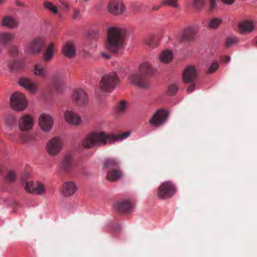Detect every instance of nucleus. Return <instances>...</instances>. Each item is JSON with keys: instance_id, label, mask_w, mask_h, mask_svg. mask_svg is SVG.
Masks as SVG:
<instances>
[{"instance_id": "nucleus-5", "label": "nucleus", "mask_w": 257, "mask_h": 257, "mask_svg": "<svg viewBox=\"0 0 257 257\" xmlns=\"http://www.w3.org/2000/svg\"><path fill=\"white\" fill-rule=\"evenodd\" d=\"M176 187L171 181L162 183L157 190V196L162 199H167L172 197L176 193Z\"/></svg>"}, {"instance_id": "nucleus-3", "label": "nucleus", "mask_w": 257, "mask_h": 257, "mask_svg": "<svg viewBox=\"0 0 257 257\" xmlns=\"http://www.w3.org/2000/svg\"><path fill=\"white\" fill-rule=\"evenodd\" d=\"M153 73V70L148 62L142 63L140 67L139 72L131 74L129 81L140 87L146 88L149 86L148 78Z\"/></svg>"}, {"instance_id": "nucleus-35", "label": "nucleus", "mask_w": 257, "mask_h": 257, "mask_svg": "<svg viewBox=\"0 0 257 257\" xmlns=\"http://www.w3.org/2000/svg\"><path fill=\"white\" fill-rule=\"evenodd\" d=\"M118 164V162L115 159H109L105 161L104 166L106 168L110 169L116 167Z\"/></svg>"}, {"instance_id": "nucleus-34", "label": "nucleus", "mask_w": 257, "mask_h": 257, "mask_svg": "<svg viewBox=\"0 0 257 257\" xmlns=\"http://www.w3.org/2000/svg\"><path fill=\"white\" fill-rule=\"evenodd\" d=\"M17 177L16 172L13 170H10L8 172L6 176V180L7 182L12 183H14Z\"/></svg>"}, {"instance_id": "nucleus-55", "label": "nucleus", "mask_w": 257, "mask_h": 257, "mask_svg": "<svg viewBox=\"0 0 257 257\" xmlns=\"http://www.w3.org/2000/svg\"><path fill=\"white\" fill-rule=\"evenodd\" d=\"M102 55L104 58H105L106 59H108L110 58L109 55L106 53H102Z\"/></svg>"}, {"instance_id": "nucleus-29", "label": "nucleus", "mask_w": 257, "mask_h": 257, "mask_svg": "<svg viewBox=\"0 0 257 257\" xmlns=\"http://www.w3.org/2000/svg\"><path fill=\"white\" fill-rule=\"evenodd\" d=\"M145 44L151 48H154L159 45V39L155 36H150L146 38Z\"/></svg>"}, {"instance_id": "nucleus-38", "label": "nucleus", "mask_w": 257, "mask_h": 257, "mask_svg": "<svg viewBox=\"0 0 257 257\" xmlns=\"http://www.w3.org/2000/svg\"><path fill=\"white\" fill-rule=\"evenodd\" d=\"M44 6L45 8L47 9L53 13L57 14L58 13L57 8L55 6L53 5L51 2L45 1L44 3Z\"/></svg>"}, {"instance_id": "nucleus-12", "label": "nucleus", "mask_w": 257, "mask_h": 257, "mask_svg": "<svg viewBox=\"0 0 257 257\" xmlns=\"http://www.w3.org/2000/svg\"><path fill=\"white\" fill-rule=\"evenodd\" d=\"M45 42L42 38H37L32 41L28 46L26 51L29 54H37L40 53L43 48Z\"/></svg>"}, {"instance_id": "nucleus-4", "label": "nucleus", "mask_w": 257, "mask_h": 257, "mask_svg": "<svg viewBox=\"0 0 257 257\" xmlns=\"http://www.w3.org/2000/svg\"><path fill=\"white\" fill-rule=\"evenodd\" d=\"M119 82V78L115 72L104 74L100 82L101 89L106 92L112 91Z\"/></svg>"}, {"instance_id": "nucleus-20", "label": "nucleus", "mask_w": 257, "mask_h": 257, "mask_svg": "<svg viewBox=\"0 0 257 257\" xmlns=\"http://www.w3.org/2000/svg\"><path fill=\"white\" fill-rule=\"evenodd\" d=\"M63 54L67 58H73L76 55V48L71 42H67L63 47Z\"/></svg>"}, {"instance_id": "nucleus-15", "label": "nucleus", "mask_w": 257, "mask_h": 257, "mask_svg": "<svg viewBox=\"0 0 257 257\" xmlns=\"http://www.w3.org/2000/svg\"><path fill=\"white\" fill-rule=\"evenodd\" d=\"M77 190L76 183L73 181H67L64 183L61 192L64 197H69L73 195Z\"/></svg>"}, {"instance_id": "nucleus-41", "label": "nucleus", "mask_w": 257, "mask_h": 257, "mask_svg": "<svg viewBox=\"0 0 257 257\" xmlns=\"http://www.w3.org/2000/svg\"><path fill=\"white\" fill-rule=\"evenodd\" d=\"M178 89V87L175 84H172L169 86L168 89V93L170 95H175Z\"/></svg>"}, {"instance_id": "nucleus-39", "label": "nucleus", "mask_w": 257, "mask_h": 257, "mask_svg": "<svg viewBox=\"0 0 257 257\" xmlns=\"http://www.w3.org/2000/svg\"><path fill=\"white\" fill-rule=\"evenodd\" d=\"M24 186L25 190L31 193H34V189L35 186V183L33 181H26L23 184Z\"/></svg>"}, {"instance_id": "nucleus-21", "label": "nucleus", "mask_w": 257, "mask_h": 257, "mask_svg": "<svg viewBox=\"0 0 257 257\" xmlns=\"http://www.w3.org/2000/svg\"><path fill=\"white\" fill-rule=\"evenodd\" d=\"M52 80L55 89L58 92H61L63 89V79L61 74L57 73L52 76Z\"/></svg>"}, {"instance_id": "nucleus-40", "label": "nucleus", "mask_w": 257, "mask_h": 257, "mask_svg": "<svg viewBox=\"0 0 257 257\" xmlns=\"http://www.w3.org/2000/svg\"><path fill=\"white\" fill-rule=\"evenodd\" d=\"M6 122L9 126H13L16 124V118L13 115H8L5 119Z\"/></svg>"}, {"instance_id": "nucleus-8", "label": "nucleus", "mask_w": 257, "mask_h": 257, "mask_svg": "<svg viewBox=\"0 0 257 257\" xmlns=\"http://www.w3.org/2000/svg\"><path fill=\"white\" fill-rule=\"evenodd\" d=\"M63 142L59 137H55L49 140L46 145V150L51 156L57 155L62 150Z\"/></svg>"}, {"instance_id": "nucleus-19", "label": "nucleus", "mask_w": 257, "mask_h": 257, "mask_svg": "<svg viewBox=\"0 0 257 257\" xmlns=\"http://www.w3.org/2000/svg\"><path fill=\"white\" fill-rule=\"evenodd\" d=\"M19 84L31 93H35L37 90L36 84L28 78H20L19 80Z\"/></svg>"}, {"instance_id": "nucleus-16", "label": "nucleus", "mask_w": 257, "mask_h": 257, "mask_svg": "<svg viewBox=\"0 0 257 257\" xmlns=\"http://www.w3.org/2000/svg\"><path fill=\"white\" fill-rule=\"evenodd\" d=\"M64 118L67 122L73 125H78L81 121L80 116L71 109L66 110Z\"/></svg>"}, {"instance_id": "nucleus-2", "label": "nucleus", "mask_w": 257, "mask_h": 257, "mask_svg": "<svg viewBox=\"0 0 257 257\" xmlns=\"http://www.w3.org/2000/svg\"><path fill=\"white\" fill-rule=\"evenodd\" d=\"M125 36L124 29L113 27L109 28L105 42V48L112 52H117L122 47Z\"/></svg>"}, {"instance_id": "nucleus-30", "label": "nucleus", "mask_w": 257, "mask_h": 257, "mask_svg": "<svg viewBox=\"0 0 257 257\" xmlns=\"http://www.w3.org/2000/svg\"><path fill=\"white\" fill-rule=\"evenodd\" d=\"M54 48L53 44L50 43L49 44L43 56L44 61L49 62L52 59L54 54Z\"/></svg>"}, {"instance_id": "nucleus-31", "label": "nucleus", "mask_w": 257, "mask_h": 257, "mask_svg": "<svg viewBox=\"0 0 257 257\" xmlns=\"http://www.w3.org/2000/svg\"><path fill=\"white\" fill-rule=\"evenodd\" d=\"M8 67L10 71L11 72H14L22 69L23 64L20 61L14 60L11 61L8 63Z\"/></svg>"}, {"instance_id": "nucleus-10", "label": "nucleus", "mask_w": 257, "mask_h": 257, "mask_svg": "<svg viewBox=\"0 0 257 257\" xmlns=\"http://www.w3.org/2000/svg\"><path fill=\"white\" fill-rule=\"evenodd\" d=\"M168 112L164 109L157 111L149 120V123L153 126H159L162 125L167 118Z\"/></svg>"}, {"instance_id": "nucleus-54", "label": "nucleus", "mask_w": 257, "mask_h": 257, "mask_svg": "<svg viewBox=\"0 0 257 257\" xmlns=\"http://www.w3.org/2000/svg\"><path fill=\"white\" fill-rule=\"evenodd\" d=\"M187 91L189 93H191L193 91V84H191L187 88Z\"/></svg>"}, {"instance_id": "nucleus-25", "label": "nucleus", "mask_w": 257, "mask_h": 257, "mask_svg": "<svg viewBox=\"0 0 257 257\" xmlns=\"http://www.w3.org/2000/svg\"><path fill=\"white\" fill-rule=\"evenodd\" d=\"M239 28L241 33L245 32H250L253 30L254 26L252 22L244 21L239 24Z\"/></svg>"}, {"instance_id": "nucleus-48", "label": "nucleus", "mask_w": 257, "mask_h": 257, "mask_svg": "<svg viewBox=\"0 0 257 257\" xmlns=\"http://www.w3.org/2000/svg\"><path fill=\"white\" fill-rule=\"evenodd\" d=\"M62 6V9L65 11H69L70 10V7L69 5L64 1H60Z\"/></svg>"}, {"instance_id": "nucleus-17", "label": "nucleus", "mask_w": 257, "mask_h": 257, "mask_svg": "<svg viewBox=\"0 0 257 257\" xmlns=\"http://www.w3.org/2000/svg\"><path fill=\"white\" fill-rule=\"evenodd\" d=\"M114 207L119 212L128 213L132 211L133 206L129 200H123L117 201L115 203Z\"/></svg>"}, {"instance_id": "nucleus-18", "label": "nucleus", "mask_w": 257, "mask_h": 257, "mask_svg": "<svg viewBox=\"0 0 257 257\" xmlns=\"http://www.w3.org/2000/svg\"><path fill=\"white\" fill-rule=\"evenodd\" d=\"M193 38V28L191 27L185 28L177 39L182 43L189 44Z\"/></svg>"}, {"instance_id": "nucleus-22", "label": "nucleus", "mask_w": 257, "mask_h": 257, "mask_svg": "<svg viewBox=\"0 0 257 257\" xmlns=\"http://www.w3.org/2000/svg\"><path fill=\"white\" fill-rule=\"evenodd\" d=\"M2 24L9 28L14 29L18 26L19 22L18 19L11 16H6L3 18Z\"/></svg>"}, {"instance_id": "nucleus-24", "label": "nucleus", "mask_w": 257, "mask_h": 257, "mask_svg": "<svg viewBox=\"0 0 257 257\" xmlns=\"http://www.w3.org/2000/svg\"><path fill=\"white\" fill-rule=\"evenodd\" d=\"M183 79L185 83H190L193 81V66L186 67L183 73Z\"/></svg>"}, {"instance_id": "nucleus-33", "label": "nucleus", "mask_w": 257, "mask_h": 257, "mask_svg": "<svg viewBox=\"0 0 257 257\" xmlns=\"http://www.w3.org/2000/svg\"><path fill=\"white\" fill-rule=\"evenodd\" d=\"M46 190L44 185L38 182L35 183L34 193H36L39 195H42Z\"/></svg>"}, {"instance_id": "nucleus-49", "label": "nucleus", "mask_w": 257, "mask_h": 257, "mask_svg": "<svg viewBox=\"0 0 257 257\" xmlns=\"http://www.w3.org/2000/svg\"><path fill=\"white\" fill-rule=\"evenodd\" d=\"M29 175L28 173H25L21 178V181L22 184H24L26 181H28L27 179L28 178Z\"/></svg>"}, {"instance_id": "nucleus-46", "label": "nucleus", "mask_w": 257, "mask_h": 257, "mask_svg": "<svg viewBox=\"0 0 257 257\" xmlns=\"http://www.w3.org/2000/svg\"><path fill=\"white\" fill-rule=\"evenodd\" d=\"M204 5L203 0H194V8L199 9Z\"/></svg>"}, {"instance_id": "nucleus-52", "label": "nucleus", "mask_w": 257, "mask_h": 257, "mask_svg": "<svg viewBox=\"0 0 257 257\" xmlns=\"http://www.w3.org/2000/svg\"><path fill=\"white\" fill-rule=\"evenodd\" d=\"M230 57L224 56L222 57V60L225 62H228L230 60Z\"/></svg>"}, {"instance_id": "nucleus-53", "label": "nucleus", "mask_w": 257, "mask_h": 257, "mask_svg": "<svg viewBox=\"0 0 257 257\" xmlns=\"http://www.w3.org/2000/svg\"><path fill=\"white\" fill-rule=\"evenodd\" d=\"M163 6L162 5V3H161V5L160 6H154L152 8V10L156 11L159 10Z\"/></svg>"}, {"instance_id": "nucleus-44", "label": "nucleus", "mask_w": 257, "mask_h": 257, "mask_svg": "<svg viewBox=\"0 0 257 257\" xmlns=\"http://www.w3.org/2000/svg\"><path fill=\"white\" fill-rule=\"evenodd\" d=\"M126 109V103L124 101H122L118 106L117 111L118 113H122L124 112Z\"/></svg>"}, {"instance_id": "nucleus-9", "label": "nucleus", "mask_w": 257, "mask_h": 257, "mask_svg": "<svg viewBox=\"0 0 257 257\" xmlns=\"http://www.w3.org/2000/svg\"><path fill=\"white\" fill-rule=\"evenodd\" d=\"M75 165L72 155L70 153H67L64 156L60 162V169L65 173H69L73 170Z\"/></svg>"}, {"instance_id": "nucleus-50", "label": "nucleus", "mask_w": 257, "mask_h": 257, "mask_svg": "<svg viewBox=\"0 0 257 257\" xmlns=\"http://www.w3.org/2000/svg\"><path fill=\"white\" fill-rule=\"evenodd\" d=\"M11 53L13 55H16L18 54V49H17V48L15 46H13L12 48H11Z\"/></svg>"}, {"instance_id": "nucleus-58", "label": "nucleus", "mask_w": 257, "mask_h": 257, "mask_svg": "<svg viewBox=\"0 0 257 257\" xmlns=\"http://www.w3.org/2000/svg\"><path fill=\"white\" fill-rule=\"evenodd\" d=\"M184 1H189V0H184Z\"/></svg>"}, {"instance_id": "nucleus-47", "label": "nucleus", "mask_w": 257, "mask_h": 257, "mask_svg": "<svg viewBox=\"0 0 257 257\" xmlns=\"http://www.w3.org/2000/svg\"><path fill=\"white\" fill-rule=\"evenodd\" d=\"M81 18V14L80 13V10L78 9H74V14L73 15V19H80Z\"/></svg>"}, {"instance_id": "nucleus-14", "label": "nucleus", "mask_w": 257, "mask_h": 257, "mask_svg": "<svg viewBox=\"0 0 257 257\" xmlns=\"http://www.w3.org/2000/svg\"><path fill=\"white\" fill-rule=\"evenodd\" d=\"M33 124L34 119L29 115L22 116L19 120V129L22 132L29 131L32 127Z\"/></svg>"}, {"instance_id": "nucleus-51", "label": "nucleus", "mask_w": 257, "mask_h": 257, "mask_svg": "<svg viewBox=\"0 0 257 257\" xmlns=\"http://www.w3.org/2000/svg\"><path fill=\"white\" fill-rule=\"evenodd\" d=\"M225 5H231L235 1V0H221Z\"/></svg>"}, {"instance_id": "nucleus-43", "label": "nucleus", "mask_w": 257, "mask_h": 257, "mask_svg": "<svg viewBox=\"0 0 257 257\" xmlns=\"http://www.w3.org/2000/svg\"><path fill=\"white\" fill-rule=\"evenodd\" d=\"M20 140L24 144H27L29 142L30 137L27 135L21 134L20 135Z\"/></svg>"}, {"instance_id": "nucleus-7", "label": "nucleus", "mask_w": 257, "mask_h": 257, "mask_svg": "<svg viewBox=\"0 0 257 257\" xmlns=\"http://www.w3.org/2000/svg\"><path fill=\"white\" fill-rule=\"evenodd\" d=\"M72 101L76 106L82 107L88 104L89 99L87 94L83 89L76 88L73 92Z\"/></svg>"}, {"instance_id": "nucleus-26", "label": "nucleus", "mask_w": 257, "mask_h": 257, "mask_svg": "<svg viewBox=\"0 0 257 257\" xmlns=\"http://www.w3.org/2000/svg\"><path fill=\"white\" fill-rule=\"evenodd\" d=\"M173 57V52L170 50L163 51L159 56V60L165 63L170 62Z\"/></svg>"}, {"instance_id": "nucleus-1", "label": "nucleus", "mask_w": 257, "mask_h": 257, "mask_svg": "<svg viewBox=\"0 0 257 257\" xmlns=\"http://www.w3.org/2000/svg\"><path fill=\"white\" fill-rule=\"evenodd\" d=\"M130 133L125 132L122 134L108 135L104 132H92L87 135L82 142L85 148H90L96 146H104L107 142L112 143L127 138Z\"/></svg>"}, {"instance_id": "nucleus-45", "label": "nucleus", "mask_w": 257, "mask_h": 257, "mask_svg": "<svg viewBox=\"0 0 257 257\" xmlns=\"http://www.w3.org/2000/svg\"><path fill=\"white\" fill-rule=\"evenodd\" d=\"M236 42V39L232 38H227L225 42V47L227 48L230 47L232 45L234 44Z\"/></svg>"}, {"instance_id": "nucleus-59", "label": "nucleus", "mask_w": 257, "mask_h": 257, "mask_svg": "<svg viewBox=\"0 0 257 257\" xmlns=\"http://www.w3.org/2000/svg\"><path fill=\"white\" fill-rule=\"evenodd\" d=\"M193 86H194V87H195V84H194H194H193Z\"/></svg>"}, {"instance_id": "nucleus-13", "label": "nucleus", "mask_w": 257, "mask_h": 257, "mask_svg": "<svg viewBox=\"0 0 257 257\" xmlns=\"http://www.w3.org/2000/svg\"><path fill=\"white\" fill-rule=\"evenodd\" d=\"M53 119L49 114L44 113L40 116L39 124L44 131H50L53 126Z\"/></svg>"}, {"instance_id": "nucleus-23", "label": "nucleus", "mask_w": 257, "mask_h": 257, "mask_svg": "<svg viewBox=\"0 0 257 257\" xmlns=\"http://www.w3.org/2000/svg\"><path fill=\"white\" fill-rule=\"evenodd\" d=\"M123 173L121 170L113 169L108 171L106 179L108 181L114 182L120 179Z\"/></svg>"}, {"instance_id": "nucleus-27", "label": "nucleus", "mask_w": 257, "mask_h": 257, "mask_svg": "<svg viewBox=\"0 0 257 257\" xmlns=\"http://www.w3.org/2000/svg\"><path fill=\"white\" fill-rule=\"evenodd\" d=\"M15 36L10 33H4L0 34V44L6 45L14 39Z\"/></svg>"}, {"instance_id": "nucleus-60", "label": "nucleus", "mask_w": 257, "mask_h": 257, "mask_svg": "<svg viewBox=\"0 0 257 257\" xmlns=\"http://www.w3.org/2000/svg\"><path fill=\"white\" fill-rule=\"evenodd\" d=\"M1 1H2V0H0V4L1 3Z\"/></svg>"}, {"instance_id": "nucleus-36", "label": "nucleus", "mask_w": 257, "mask_h": 257, "mask_svg": "<svg viewBox=\"0 0 257 257\" xmlns=\"http://www.w3.org/2000/svg\"><path fill=\"white\" fill-rule=\"evenodd\" d=\"M219 67V65L216 61H214L206 71V73L210 74L214 73Z\"/></svg>"}, {"instance_id": "nucleus-28", "label": "nucleus", "mask_w": 257, "mask_h": 257, "mask_svg": "<svg viewBox=\"0 0 257 257\" xmlns=\"http://www.w3.org/2000/svg\"><path fill=\"white\" fill-rule=\"evenodd\" d=\"M33 71L35 75L41 77H45L47 74L46 69L39 64H36L34 66Z\"/></svg>"}, {"instance_id": "nucleus-37", "label": "nucleus", "mask_w": 257, "mask_h": 257, "mask_svg": "<svg viewBox=\"0 0 257 257\" xmlns=\"http://www.w3.org/2000/svg\"><path fill=\"white\" fill-rule=\"evenodd\" d=\"M178 0H163L162 1V6H170L173 8H178Z\"/></svg>"}, {"instance_id": "nucleus-57", "label": "nucleus", "mask_w": 257, "mask_h": 257, "mask_svg": "<svg viewBox=\"0 0 257 257\" xmlns=\"http://www.w3.org/2000/svg\"><path fill=\"white\" fill-rule=\"evenodd\" d=\"M83 1L84 2H86L88 1L89 0H83Z\"/></svg>"}, {"instance_id": "nucleus-11", "label": "nucleus", "mask_w": 257, "mask_h": 257, "mask_svg": "<svg viewBox=\"0 0 257 257\" xmlns=\"http://www.w3.org/2000/svg\"><path fill=\"white\" fill-rule=\"evenodd\" d=\"M108 11L113 15H119L124 11L125 8L119 0H110L107 5Z\"/></svg>"}, {"instance_id": "nucleus-6", "label": "nucleus", "mask_w": 257, "mask_h": 257, "mask_svg": "<svg viewBox=\"0 0 257 257\" xmlns=\"http://www.w3.org/2000/svg\"><path fill=\"white\" fill-rule=\"evenodd\" d=\"M10 104L13 109L15 110L21 111L26 107L27 101L24 94L16 92L11 96Z\"/></svg>"}, {"instance_id": "nucleus-42", "label": "nucleus", "mask_w": 257, "mask_h": 257, "mask_svg": "<svg viewBox=\"0 0 257 257\" xmlns=\"http://www.w3.org/2000/svg\"><path fill=\"white\" fill-rule=\"evenodd\" d=\"M209 1V12L211 13L217 7V0H208Z\"/></svg>"}, {"instance_id": "nucleus-56", "label": "nucleus", "mask_w": 257, "mask_h": 257, "mask_svg": "<svg viewBox=\"0 0 257 257\" xmlns=\"http://www.w3.org/2000/svg\"><path fill=\"white\" fill-rule=\"evenodd\" d=\"M193 72H194V76H195V69H194V68Z\"/></svg>"}, {"instance_id": "nucleus-32", "label": "nucleus", "mask_w": 257, "mask_h": 257, "mask_svg": "<svg viewBox=\"0 0 257 257\" xmlns=\"http://www.w3.org/2000/svg\"><path fill=\"white\" fill-rule=\"evenodd\" d=\"M222 22V21L221 19L219 18H214L211 19L208 22V26L211 29H216L219 27Z\"/></svg>"}]
</instances>
